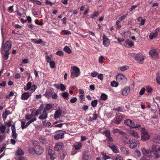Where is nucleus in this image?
I'll return each mask as SVG.
<instances>
[{
	"instance_id": "1",
	"label": "nucleus",
	"mask_w": 160,
	"mask_h": 160,
	"mask_svg": "<svg viewBox=\"0 0 160 160\" xmlns=\"http://www.w3.org/2000/svg\"><path fill=\"white\" fill-rule=\"evenodd\" d=\"M125 124L129 127L130 128H141L143 130V128H142L141 126L137 124L135 125L134 122L130 119H127L124 121Z\"/></svg>"
},
{
	"instance_id": "2",
	"label": "nucleus",
	"mask_w": 160,
	"mask_h": 160,
	"mask_svg": "<svg viewBox=\"0 0 160 160\" xmlns=\"http://www.w3.org/2000/svg\"><path fill=\"white\" fill-rule=\"evenodd\" d=\"M129 55L139 63H142L144 59V56L141 53H130Z\"/></svg>"
},
{
	"instance_id": "3",
	"label": "nucleus",
	"mask_w": 160,
	"mask_h": 160,
	"mask_svg": "<svg viewBox=\"0 0 160 160\" xmlns=\"http://www.w3.org/2000/svg\"><path fill=\"white\" fill-rule=\"evenodd\" d=\"M151 59L155 61L158 60L159 58V55L158 52L155 49H152L149 52Z\"/></svg>"
},
{
	"instance_id": "4",
	"label": "nucleus",
	"mask_w": 160,
	"mask_h": 160,
	"mask_svg": "<svg viewBox=\"0 0 160 160\" xmlns=\"http://www.w3.org/2000/svg\"><path fill=\"white\" fill-rule=\"evenodd\" d=\"M117 81L121 85L126 84L127 82V78L122 74H119L116 76Z\"/></svg>"
},
{
	"instance_id": "5",
	"label": "nucleus",
	"mask_w": 160,
	"mask_h": 160,
	"mask_svg": "<svg viewBox=\"0 0 160 160\" xmlns=\"http://www.w3.org/2000/svg\"><path fill=\"white\" fill-rule=\"evenodd\" d=\"M71 78H74L75 77H77L80 75V70L79 68L77 66H74L73 68L72 71L71 70Z\"/></svg>"
},
{
	"instance_id": "6",
	"label": "nucleus",
	"mask_w": 160,
	"mask_h": 160,
	"mask_svg": "<svg viewBox=\"0 0 160 160\" xmlns=\"http://www.w3.org/2000/svg\"><path fill=\"white\" fill-rule=\"evenodd\" d=\"M143 128V130L141 128H138V130L142 132L141 133V139L142 141L148 140L150 138V136L148 135V132L147 131H144L145 128Z\"/></svg>"
},
{
	"instance_id": "7",
	"label": "nucleus",
	"mask_w": 160,
	"mask_h": 160,
	"mask_svg": "<svg viewBox=\"0 0 160 160\" xmlns=\"http://www.w3.org/2000/svg\"><path fill=\"white\" fill-rule=\"evenodd\" d=\"M37 86L35 85H32V82H28L26 87H24V89L25 91H27L30 90L31 91V93H32L35 92V90L37 88Z\"/></svg>"
},
{
	"instance_id": "8",
	"label": "nucleus",
	"mask_w": 160,
	"mask_h": 160,
	"mask_svg": "<svg viewBox=\"0 0 160 160\" xmlns=\"http://www.w3.org/2000/svg\"><path fill=\"white\" fill-rule=\"evenodd\" d=\"M129 147L131 148H137V145L138 146L139 142L138 141L135 139H132L131 140H129Z\"/></svg>"
},
{
	"instance_id": "9",
	"label": "nucleus",
	"mask_w": 160,
	"mask_h": 160,
	"mask_svg": "<svg viewBox=\"0 0 160 160\" xmlns=\"http://www.w3.org/2000/svg\"><path fill=\"white\" fill-rule=\"evenodd\" d=\"M102 134L105 135V136L106 138V141L110 142L113 141V138L111 136L110 130H107L106 131H103Z\"/></svg>"
},
{
	"instance_id": "10",
	"label": "nucleus",
	"mask_w": 160,
	"mask_h": 160,
	"mask_svg": "<svg viewBox=\"0 0 160 160\" xmlns=\"http://www.w3.org/2000/svg\"><path fill=\"white\" fill-rule=\"evenodd\" d=\"M160 154L158 151H150L148 156L152 159H157L160 157Z\"/></svg>"
},
{
	"instance_id": "11",
	"label": "nucleus",
	"mask_w": 160,
	"mask_h": 160,
	"mask_svg": "<svg viewBox=\"0 0 160 160\" xmlns=\"http://www.w3.org/2000/svg\"><path fill=\"white\" fill-rule=\"evenodd\" d=\"M11 42L8 41L3 46H2V48L3 49L4 51H9L11 49Z\"/></svg>"
},
{
	"instance_id": "12",
	"label": "nucleus",
	"mask_w": 160,
	"mask_h": 160,
	"mask_svg": "<svg viewBox=\"0 0 160 160\" xmlns=\"http://www.w3.org/2000/svg\"><path fill=\"white\" fill-rule=\"evenodd\" d=\"M57 132V133L54 136V138L56 140H58L60 138H63L64 133H66V132L62 130L58 131Z\"/></svg>"
},
{
	"instance_id": "13",
	"label": "nucleus",
	"mask_w": 160,
	"mask_h": 160,
	"mask_svg": "<svg viewBox=\"0 0 160 160\" xmlns=\"http://www.w3.org/2000/svg\"><path fill=\"white\" fill-rule=\"evenodd\" d=\"M64 148V145L62 143L59 142L56 143L54 149L57 151L62 150Z\"/></svg>"
},
{
	"instance_id": "14",
	"label": "nucleus",
	"mask_w": 160,
	"mask_h": 160,
	"mask_svg": "<svg viewBox=\"0 0 160 160\" xmlns=\"http://www.w3.org/2000/svg\"><path fill=\"white\" fill-rule=\"evenodd\" d=\"M36 154L38 155H41L44 151L43 148L41 146H38L35 148Z\"/></svg>"
},
{
	"instance_id": "15",
	"label": "nucleus",
	"mask_w": 160,
	"mask_h": 160,
	"mask_svg": "<svg viewBox=\"0 0 160 160\" xmlns=\"http://www.w3.org/2000/svg\"><path fill=\"white\" fill-rule=\"evenodd\" d=\"M108 147L112 150L113 152L115 153L119 152L117 147L112 143H109L108 145Z\"/></svg>"
},
{
	"instance_id": "16",
	"label": "nucleus",
	"mask_w": 160,
	"mask_h": 160,
	"mask_svg": "<svg viewBox=\"0 0 160 160\" xmlns=\"http://www.w3.org/2000/svg\"><path fill=\"white\" fill-rule=\"evenodd\" d=\"M31 96V93L28 92H26L22 94L21 99L22 100H27Z\"/></svg>"
},
{
	"instance_id": "17",
	"label": "nucleus",
	"mask_w": 160,
	"mask_h": 160,
	"mask_svg": "<svg viewBox=\"0 0 160 160\" xmlns=\"http://www.w3.org/2000/svg\"><path fill=\"white\" fill-rule=\"evenodd\" d=\"M123 116L122 115H117L116 117V119L114 121V123L116 124H120L123 120Z\"/></svg>"
},
{
	"instance_id": "18",
	"label": "nucleus",
	"mask_w": 160,
	"mask_h": 160,
	"mask_svg": "<svg viewBox=\"0 0 160 160\" xmlns=\"http://www.w3.org/2000/svg\"><path fill=\"white\" fill-rule=\"evenodd\" d=\"M130 87H127L123 89L122 91V94L124 96H127L130 93Z\"/></svg>"
},
{
	"instance_id": "19",
	"label": "nucleus",
	"mask_w": 160,
	"mask_h": 160,
	"mask_svg": "<svg viewBox=\"0 0 160 160\" xmlns=\"http://www.w3.org/2000/svg\"><path fill=\"white\" fill-rule=\"evenodd\" d=\"M48 154L50 158L52 160H54L56 158V155L54 153V151L51 149L48 150Z\"/></svg>"
},
{
	"instance_id": "20",
	"label": "nucleus",
	"mask_w": 160,
	"mask_h": 160,
	"mask_svg": "<svg viewBox=\"0 0 160 160\" xmlns=\"http://www.w3.org/2000/svg\"><path fill=\"white\" fill-rule=\"evenodd\" d=\"M103 44L106 47H108L109 44V39L105 37V35H104L103 37Z\"/></svg>"
},
{
	"instance_id": "21",
	"label": "nucleus",
	"mask_w": 160,
	"mask_h": 160,
	"mask_svg": "<svg viewBox=\"0 0 160 160\" xmlns=\"http://www.w3.org/2000/svg\"><path fill=\"white\" fill-rule=\"evenodd\" d=\"M48 115L47 112L45 110H43L42 113L39 116L38 118L42 120L45 119L48 117Z\"/></svg>"
},
{
	"instance_id": "22",
	"label": "nucleus",
	"mask_w": 160,
	"mask_h": 160,
	"mask_svg": "<svg viewBox=\"0 0 160 160\" xmlns=\"http://www.w3.org/2000/svg\"><path fill=\"white\" fill-rule=\"evenodd\" d=\"M130 135L136 138H139L140 136L138 133L134 130L130 131L129 132Z\"/></svg>"
},
{
	"instance_id": "23",
	"label": "nucleus",
	"mask_w": 160,
	"mask_h": 160,
	"mask_svg": "<svg viewBox=\"0 0 160 160\" xmlns=\"http://www.w3.org/2000/svg\"><path fill=\"white\" fill-rule=\"evenodd\" d=\"M62 110L59 109L56 111L54 114V118L56 119L57 118H59L62 114Z\"/></svg>"
},
{
	"instance_id": "24",
	"label": "nucleus",
	"mask_w": 160,
	"mask_h": 160,
	"mask_svg": "<svg viewBox=\"0 0 160 160\" xmlns=\"http://www.w3.org/2000/svg\"><path fill=\"white\" fill-rule=\"evenodd\" d=\"M126 134L124 132V134L123 135H122L121 137L122 140L123 142L125 144H127L128 143L129 141L127 137H126Z\"/></svg>"
},
{
	"instance_id": "25",
	"label": "nucleus",
	"mask_w": 160,
	"mask_h": 160,
	"mask_svg": "<svg viewBox=\"0 0 160 160\" xmlns=\"http://www.w3.org/2000/svg\"><path fill=\"white\" fill-rule=\"evenodd\" d=\"M112 132L113 134L118 132L121 135H123L124 134V132L119 130L118 129L116 128H113Z\"/></svg>"
},
{
	"instance_id": "26",
	"label": "nucleus",
	"mask_w": 160,
	"mask_h": 160,
	"mask_svg": "<svg viewBox=\"0 0 160 160\" xmlns=\"http://www.w3.org/2000/svg\"><path fill=\"white\" fill-rule=\"evenodd\" d=\"M82 159L83 160H89V154L87 152H83Z\"/></svg>"
},
{
	"instance_id": "27",
	"label": "nucleus",
	"mask_w": 160,
	"mask_h": 160,
	"mask_svg": "<svg viewBox=\"0 0 160 160\" xmlns=\"http://www.w3.org/2000/svg\"><path fill=\"white\" fill-rule=\"evenodd\" d=\"M43 108V104H41L39 108L36 111L35 116H37L38 115L41 114V112Z\"/></svg>"
},
{
	"instance_id": "28",
	"label": "nucleus",
	"mask_w": 160,
	"mask_h": 160,
	"mask_svg": "<svg viewBox=\"0 0 160 160\" xmlns=\"http://www.w3.org/2000/svg\"><path fill=\"white\" fill-rule=\"evenodd\" d=\"M15 154L17 156H20L23 155L24 154V152L19 148H18Z\"/></svg>"
},
{
	"instance_id": "29",
	"label": "nucleus",
	"mask_w": 160,
	"mask_h": 160,
	"mask_svg": "<svg viewBox=\"0 0 160 160\" xmlns=\"http://www.w3.org/2000/svg\"><path fill=\"white\" fill-rule=\"evenodd\" d=\"M152 151H158L160 153V147L158 148V146L153 144L152 145Z\"/></svg>"
},
{
	"instance_id": "30",
	"label": "nucleus",
	"mask_w": 160,
	"mask_h": 160,
	"mask_svg": "<svg viewBox=\"0 0 160 160\" xmlns=\"http://www.w3.org/2000/svg\"><path fill=\"white\" fill-rule=\"evenodd\" d=\"M35 151V148L32 147L30 148L28 150L29 153L32 154H36Z\"/></svg>"
},
{
	"instance_id": "31",
	"label": "nucleus",
	"mask_w": 160,
	"mask_h": 160,
	"mask_svg": "<svg viewBox=\"0 0 160 160\" xmlns=\"http://www.w3.org/2000/svg\"><path fill=\"white\" fill-rule=\"evenodd\" d=\"M31 42L33 43H36L37 44H41L42 42V40L41 39H39L37 41L35 39H32Z\"/></svg>"
},
{
	"instance_id": "32",
	"label": "nucleus",
	"mask_w": 160,
	"mask_h": 160,
	"mask_svg": "<svg viewBox=\"0 0 160 160\" xmlns=\"http://www.w3.org/2000/svg\"><path fill=\"white\" fill-rule=\"evenodd\" d=\"M154 142L158 144L160 143V135H158L153 139Z\"/></svg>"
},
{
	"instance_id": "33",
	"label": "nucleus",
	"mask_w": 160,
	"mask_h": 160,
	"mask_svg": "<svg viewBox=\"0 0 160 160\" xmlns=\"http://www.w3.org/2000/svg\"><path fill=\"white\" fill-rule=\"evenodd\" d=\"M101 154L102 156V159L104 160H106L107 159L110 158V157L109 156L107 155L106 153L105 152H102Z\"/></svg>"
},
{
	"instance_id": "34",
	"label": "nucleus",
	"mask_w": 160,
	"mask_h": 160,
	"mask_svg": "<svg viewBox=\"0 0 160 160\" xmlns=\"http://www.w3.org/2000/svg\"><path fill=\"white\" fill-rule=\"evenodd\" d=\"M63 50L65 52L68 53L70 54L72 53L71 50L68 46H65L63 49Z\"/></svg>"
},
{
	"instance_id": "35",
	"label": "nucleus",
	"mask_w": 160,
	"mask_h": 160,
	"mask_svg": "<svg viewBox=\"0 0 160 160\" xmlns=\"http://www.w3.org/2000/svg\"><path fill=\"white\" fill-rule=\"evenodd\" d=\"M5 52L3 55L2 58L4 60H7L8 58V55L9 54V51H4Z\"/></svg>"
},
{
	"instance_id": "36",
	"label": "nucleus",
	"mask_w": 160,
	"mask_h": 160,
	"mask_svg": "<svg viewBox=\"0 0 160 160\" xmlns=\"http://www.w3.org/2000/svg\"><path fill=\"white\" fill-rule=\"evenodd\" d=\"M12 136L14 139H16L17 138L18 134L16 132V130H12Z\"/></svg>"
},
{
	"instance_id": "37",
	"label": "nucleus",
	"mask_w": 160,
	"mask_h": 160,
	"mask_svg": "<svg viewBox=\"0 0 160 160\" xmlns=\"http://www.w3.org/2000/svg\"><path fill=\"white\" fill-rule=\"evenodd\" d=\"M52 108V106L50 104H47L44 108V110H45L46 112L47 111L49 110Z\"/></svg>"
},
{
	"instance_id": "38",
	"label": "nucleus",
	"mask_w": 160,
	"mask_h": 160,
	"mask_svg": "<svg viewBox=\"0 0 160 160\" xmlns=\"http://www.w3.org/2000/svg\"><path fill=\"white\" fill-rule=\"evenodd\" d=\"M8 114L7 113V109H6L5 111L2 114V117L3 120H5L6 119Z\"/></svg>"
},
{
	"instance_id": "39",
	"label": "nucleus",
	"mask_w": 160,
	"mask_h": 160,
	"mask_svg": "<svg viewBox=\"0 0 160 160\" xmlns=\"http://www.w3.org/2000/svg\"><path fill=\"white\" fill-rule=\"evenodd\" d=\"M82 144L80 143H78L74 145V147L75 150H79L81 147Z\"/></svg>"
},
{
	"instance_id": "40",
	"label": "nucleus",
	"mask_w": 160,
	"mask_h": 160,
	"mask_svg": "<svg viewBox=\"0 0 160 160\" xmlns=\"http://www.w3.org/2000/svg\"><path fill=\"white\" fill-rule=\"evenodd\" d=\"M142 152L144 154H148V155L149 154V151L148 150L146 149L145 148L142 147L141 148Z\"/></svg>"
},
{
	"instance_id": "41",
	"label": "nucleus",
	"mask_w": 160,
	"mask_h": 160,
	"mask_svg": "<svg viewBox=\"0 0 160 160\" xmlns=\"http://www.w3.org/2000/svg\"><path fill=\"white\" fill-rule=\"evenodd\" d=\"M6 127L4 125H0V132L1 133H4L5 132Z\"/></svg>"
},
{
	"instance_id": "42",
	"label": "nucleus",
	"mask_w": 160,
	"mask_h": 160,
	"mask_svg": "<svg viewBox=\"0 0 160 160\" xmlns=\"http://www.w3.org/2000/svg\"><path fill=\"white\" fill-rule=\"evenodd\" d=\"M157 36L158 35H157L153 32H151L149 35V38L150 39L152 40L153 38L157 37Z\"/></svg>"
},
{
	"instance_id": "43",
	"label": "nucleus",
	"mask_w": 160,
	"mask_h": 160,
	"mask_svg": "<svg viewBox=\"0 0 160 160\" xmlns=\"http://www.w3.org/2000/svg\"><path fill=\"white\" fill-rule=\"evenodd\" d=\"M100 98L101 99L105 101L107 99L108 96L104 93H102L101 95Z\"/></svg>"
},
{
	"instance_id": "44",
	"label": "nucleus",
	"mask_w": 160,
	"mask_h": 160,
	"mask_svg": "<svg viewBox=\"0 0 160 160\" xmlns=\"http://www.w3.org/2000/svg\"><path fill=\"white\" fill-rule=\"evenodd\" d=\"M99 15L98 12H94L90 16V18H94L95 17H97Z\"/></svg>"
},
{
	"instance_id": "45",
	"label": "nucleus",
	"mask_w": 160,
	"mask_h": 160,
	"mask_svg": "<svg viewBox=\"0 0 160 160\" xmlns=\"http://www.w3.org/2000/svg\"><path fill=\"white\" fill-rule=\"evenodd\" d=\"M98 101L97 99L95 100L92 101L91 104L93 107H95L97 105Z\"/></svg>"
},
{
	"instance_id": "46",
	"label": "nucleus",
	"mask_w": 160,
	"mask_h": 160,
	"mask_svg": "<svg viewBox=\"0 0 160 160\" xmlns=\"http://www.w3.org/2000/svg\"><path fill=\"white\" fill-rule=\"evenodd\" d=\"M118 82H117L115 81H114L111 82V85L112 86L116 87L118 86Z\"/></svg>"
},
{
	"instance_id": "47",
	"label": "nucleus",
	"mask_w": 160,
	"mask_h": 160,
	"mask_svg": "<svg viewBox=\"0 0 160 160\" xmlns=\"http://www.w3.org/2000/svg\"><path fill=\"white\" fill-rule=\"evenodd\" d=\"M69 95V94L67 92H64L62 93V96L64 98L67 99Z\"/></svg>"
},
{
	"instance_id": "48",
	"label": "nucleus",
	"mask_w": 160,
	"mask_h": 160,
	"mask_svg": "<svg viewBox=\"0 0 160 160\" xmlns=\"http://www.w3.org/2000/svg\"><path fill=\"white\" fill-rule=\"evenodd\" d=\"M67 155V153L64 152L60 154V158L62 160H63L64 159L65 157Z\"/></svg>"
},
{
	"instance_id": "49",
	"label": "nucleus",
	"mask_w": 160,
	"mask_h": 160,
	"mask_svg": "<svg viewBox=\"0 0 160 160\" xmlns=\"http://www.w3.org/2000/svg\"><path fill=\"white\" fill-rule=\"evenodd\" d=\"M156 80L157 83L160 84V74L158 73L156 75Z\"/></svg>"
},
{
	"instance_id": "50",
	"label": "nucleus",
	"mask_w": 160,
	"mask_h": 160,
	"mask_svg": "<svg viewBox=\"0 0 160 160\" xmlns=\"http://www.w3.org/2000/svg\"><path fill=\"white\" fill-rule=\"evenodd\" d=\"M113 110L114 111H117L118 112H122L123 111L122 109V108L120 107H118L117 108H113Z\"/></svg>"
},
{
	"instance_id": "51",
	"label": "nucleus",
	"mask_w": 160,
	"mask_h": 160,
	"mask_svg": "<svg viewBox=\"0 0 160 160\" xmlns=\"http://www.w3.org/2000/svg\"><path fill=\"white\" fill-rule=\"evenodd\" d=\"M49 63V65L51 68H53L55 67V63L54 61H51Z\"/></svg>"
},
{
	"instance_id": "52",
	"label": "nucleus",
	"mask_w": 160,
	"mask_h": 160,
	"mask_svg": "<svg viewBox=\"0 0 160 160\" xmlns=\"http://www.w3.org/2000/svg\"><path fill=\"white\" fill-rule=\"evenodd\" d=\"M62 32L64 35H70L71 34V33L70 31H68L67 30H63L62 31Z\"/></svg>"
},
{
	"instance_id": "53",
	"label": "nucleus",
	"mask_w": 160,
	"mask_h": 160,
	"mask_svg": "<svg viewBox=\"0 0 160 160\" xmlns=\"http://www.w3.org/2000/svg\"><path fill=\"white\" fill-rule=\"evenodd\" d=\"M56 54L62 57L64 55V53L62 51L58 50L56 53Z\"/></svg>"
},
{
	"instance_id": "54",
	"label": "nucleus",
	"mask_w": 160,
	"mask_h": 160,
	"mask_svg": "<svg viewBox=\"0 0 160 160\" xmlns=\"http://www.w3.org/2000/svg\"><path fill=\"white\" fill-rule=\"evenodd\" d=\"M40 141L42 143H45L47 142V140L44 138H39Z\"/></svg>"
},
{
	"instance_id": "55",
	"label": "nucleus",
	"mask_w": 160,
	"mask_h": 160,
	"mask_svg": "<svg viewBox=\"0 0 160 160\" xmlns=\"http://www.w3.org/2000/svg\"><path fill=\"white\" fill-rule=\"evenodd\" d=\"M33 117V115L32 114H26L25 115V119L27 120H30Z\"/></svg>"
},
{
	"instance_id": "56",
	"label": "nucleus",
	"mask_w": 160,
	"mask_h": 160,
	"mask_svg": "<svg viewBox=\"0 0 160 160\" xmlns=\"http://www.w3.org/2000/svg\"><path fill=\"white\" fill-rule=\"evenodd\" d=\"M35 22L36 24L41 26L43 24L42 21H40V22L39 21L38 19H36V20H35Z\"/></svg>"
},
{
	"instance_id": "57",
	"label": "nucleus",
	"mask_w": 160,
	"mask_h": 160,
	"mask_svg": "<svg viewBox=\"0 0 160 160\" xmlns=\"http://www.w3.org/2000/svg\"><path fill=\"white\" fill-rule=\"evenodd\" d=\"M60 90L62 91H64L66 89L65 86L63 84H60Z\"/></svg>"
},
{
	"instance_id": "58",
	"label": "nucleus",
	"mask_w": 160,
	"mask_h": 160,
	"mask_svg": "<svg viewBox=\"0 0 160 160\" xmlns=\"http://www.w3.org/2000/svg\"><path fill=\"white\" fill-rule=\"evenodd\" d=\"M6 148V144L5 143L2 144V147L0 149V153H1Z\"/></svg>"
},
{
	"instance_id": "59",
	"label": "nucleus",
	"mask_w": 160,
	"mask_h": 160,
	"mask_svg": "<svg viewBox=\"0 0 160 160\" xmlns=\"http://www.w3.org/2000/svg\"><path fill=\"white\" fill-rule=\"evenodd\" d=\"M128 14H124L122 16L118 18L121 21L127 17Z\"/></svg>"
},
{
	"instance_id": "60",
	"label": "nucleus",
	"mask_w": 160,
	"mask_h": 160,
	"mask_svg": "<svg viewBox=\"0 0 160 160\" xmlns=\"http://www.w3.org/2000/svg\"><path fill=\"white\" fill-rule=\"evenodd\" d=\"M128 69L127 66H124L122 67H121L120 68V69L122 71H124L127 70Z\"/></svg>"
},
{
	"instance_id": "61",
	"label": "nucleus",
	"mask_w": 160,
	"mask_h": 160,
	"mask_svg": "<svg viewBox=\"0 0 160 160\" xmlns=\"http://www.w3.org/2000/svg\"><path fill=\"white\" fill-rule=\"evenodd\" d=\"M98 74V73L96 71H93L91 73V76L93 77H96Z\"/></svg>"
},
{
	"instance_id": "62",
	"label": "nucleus",
	"mask_w": 160,
	"mask_h": 160,
	"mask_svg": "<svg viewBox=\"0 0 160 160\" xmlns=\"http://www.w3.org/2000/svg\"><path fill=\"white\" fill-rule=\"evenodd\" d=\"M145 91V89L144 88H142L139 92V94L140 95H143Z\"/></svg>"
},
{
	"instance_id": "63",
	"label": "nucleus",
	"mask_w": 160,
	"mask_h": 160,
	"mask_svg": "<svg viewBox=\"0 0 160 160\" xmlns=\"http://www.w3.org/2000/svg\"><path fill=\"white\" fill-rule=\"evenodd\" d=\"M46 62L47 63H49L51 61V58L50 57V56L48 55H47L46 56Z\"/></svg>"
},
{
	"instance_id": "64",
	"label": "nucleus",
	"mask_w": 160,
	"mask_h": 160,
	"mask_svg": "<svg viewBox=\"0 0 160 160\" xmlns=\"http://www.w3.org/2000/svg\"><path fill=\"white\" fill-rule=\"evenodd\" d=\"M6 84V82L4 81H2V82H0V86L4 87Z\"/></svg>"
}]
</instances>
